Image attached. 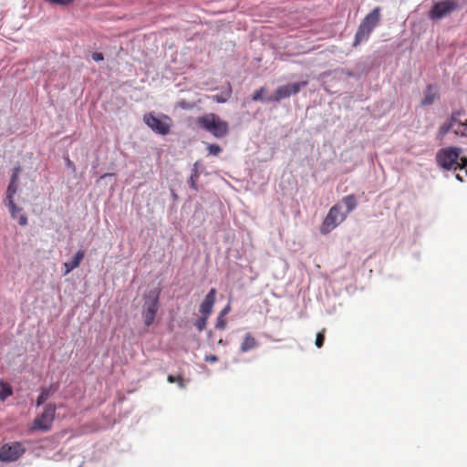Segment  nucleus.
Masks as SVG:
<instances>
[{"mask_svg": "<svg viewBox=\"0 0 467 467\" xmlns=\"http://www.w3.org/2000/svg\"><path fill=\"white\" fill-rule=\"evenodd\" d=\"M460 147H446L439 150L435 156L437 165L445 171H464L467 169V157L461 156Z\"/></svg>", "mask_w": 467, "mask_h": 467, "instance_id": "obj_1", "label": "nucleus"}, {"mask_svg": "<svg viewBox=\"0 0 467 467\" xmlns=\"http://www.w3.org/2000/svg\"><path fill=\"white\" fill-rule=\"evenodd\" d=\"M196 124L199 128L209 131L215 138H223L229 131L228 123L214 113H207L197 118Z\"/></svg>", "mask_w": 467, "mask_h": 467, "instance_id": "obj_2", "label": "nucleus"}, {"mask_svg": "<svg viewBox=\"0 0 467 467\" xmlns=\"http://www.w3.org/2000/svg\"><path fill=\"white\" fill-rule=\"evenodd\" d=\"M159 298L160 292L157 290H150L143 295L141 316L146 327H150L154 323L156 315L160 308Z\"/></svg>", "mask_w": 467, "mask_h": 467, "instance_id": "obj_3", "label": "nucleus"}, {"mask_svg": "<svg viewBox=\"0 0 467 467\" xmlns=\"http://www.w3.org/2000/svg\"><path fill=\"white\" fill-rule=\"evenodd\" d=\"M379 21L380 8L377 6L361 21L355 35L354 46H358L361 41L367 39Z\"/></svg>", "mask_w": 467, "mask_h": 467, "instance_id": "obj_4", "label": "nucleus"}, {"mask_svg": "<svg viewBox=\"0 0 467 467\" xmlns=\"http://www.w3.org/2000/svg\"><path fill=\"white\" fill-rule=\"evenodd\" d=\"M143 121L153 132L163 136L170 133L172 125L171 119L164 114L156 117L153 113H146Z\"/></svg>", "mask_w": 467, "mask_h": 467, "instance_id": "obj_5", "label": "nucleus"}, {"mask_svg": "<svg viewBox=\"0 0 467 467\" xmlns=\"http://www.w3.org/2000/svg\"><path fill=\"white\" fill-rule=\"evenodd\" d=\"M347 218V213L341 211L340 204L333 205L326 215L320 226V233L327 234Z\"/></svg>", "mask_w": 467, "mask_h": 467, "instance_id": "obj_6", "label": "nucleus"}, {"mask_svg": "<svg viewBox=\"0 0 467 467\" xmlns=\"http://www.w3.org/2000/svg\"><path fill=\"white\" fill-rule=\"evenodd\" d=\"M18 185L16 183H10L6 189L5 203L8 207L9 213L13 219H17L18 223L22 226L27 224V217L22 213V208L18 207L15 203L14 196L17 192Z\"/></svg>", "mask_w": 467, "mask_h": 467, "instance_id": "obj_7", "label": "nucleus"}, {"mask_svg": "<svg viewBox=\"0 0 467 467\" xmlns=\"http://www.w3.org/2000/svg\"><path fill=\"white\" fill-rule=\"evenodd\" d=\"M56 405L48 403L45 406L41 415L37 416L32 423L31 430L47 431L51 429L56 415Z\"/></svg>", "mask_w": 467, "mask_h": 467, "instance_id": "obj_8", "label": "nucleus"}, {"mask_svg": "<svg viewBox=\"0 0 467 467\" xmlns=\"http://www.w3.org/2000/svg\"><path fill=\"white\" fill-rule=\"evenodd\" d=\"M306 85L307 81H301L280 86L276 88L273 96L267 97L265 99L266 101L278 102L284 99L289 98L291 95L297 94L301 88H305Z\"/></svg>", "mask_w": 467, "mask_h": 467, "instance_id": "obj_9", "label": "nucleus"}, {"mask_svg": "<svg viewBox=\"0 0 467 467\" xmlns=\"http://www.w3.org/2000/svg\"><path fill=\"white\" fill-rule=\"evenodd\" d=\"M26 451L25 447L19 441L4 444L0 448V461L5 462H15Z\"/></svg>", "mask_w": 467, "mask_h": 467, "instance_id": "obj_10", "label": "nucleus"}, {"mask_svg": "<svg viewBox=\"0 0 467 467\" xmlns=\"http://www.w3.org/2000/svg\"><path fill=\"white\" fill-rule=\"evenodd\" d=\"M457 8V3L452 0L440 1L434 4L431 12L430 17L431 19H441L455 10Z\"/></svg>", "mask_w": 467, "mask_h": 467, "instance_id": "obj_11", "label": "nucleus"}, {"mask_svg": "<svg viewBox=\"0 0 467 467\" xmlns=\"http://www.w3.org/2000/svg\"><path fill=\"white\" fill-rule=\"evenodd\" d=\"M216 289L212 288L200 306V313L202 316H210L213 312V307L215 303Z\"/></svg>", "mask_w": 467, "mask_h": 467, "instance_id": "obj_12", "label": "nucleus"}, {"mask_svg": "<svg viewBox=\"0 0 467 467\" xmlns=\"http://www.w3.org/2000/svg\"><path fill=\"white\" fill-rule=\"evenodd\" d=\"M84 256H85V252L83 250H78L74 254V256L72 257V259L70 261L65 262L63 264V269H64L63 275H67L71 271L78 268L79 266L81 261L83 260Z\"/></svg>", "mask_w": 467, "mask_h": 467, "instance_id": "obj_13", "label": "nucleus"}, {"mask_svg": "<svg viewBox=\"0 0 467 467\" xmlns=\"http://www.w3.org/2000/svg\"><path fill=\"white\" fill-rule=\"evenodd\" d=\"M439 99L438 88L433 85H428L424 90L423 99L421 100V106H429L434 103Z\"/></svg>", "mask_w": 467, "mask_h": 467, "instance_id": "obj_14", "label": "nucleus"}, {"mask_svg": "<svg viewBox=\"0 0 467 467\" xmlns=\"http://www.w3.org/2000/svg\"><path fill=\"white\" fill-rule=\"evenodd\" d=\"M57 387L55 386V385H51V386L47 387V388H41V392H40L39 396L36 399V406L39 407L42 404H44L48 400V398L54 392L57 391Z\"/></svg>", "mask_w": 467, "mask_h": 467, "instance_id": "obj_15", "label": "nucleus"}, {"mask_svg": "<svg viewBox=\"0 0 467 467\" xmlns=\"http://www.w3.org/2000/svg\"><path fill=\"white\" fill-rule=\"evenodd\" d=\"M258 345L256 339L250 334V333H247L244 337V340L241 344V347H240V350L241 352H247L254 348H256Z\"/></svg>", "mask_w": 467, "mask_h": 467, "instance_id": "obj_16", "label": "nucleus"}, {"mask_svg": "<svg viewBox=\"0 0 467 467\" xmlns=\"http://www.w3.org/2000/svg\"><path fill=\"white\" fill-rule=\"evenodd\" d=\"M342 203H344L347 207V211L345 213H349L352 212L357 206V200L354 194H349L342 198Z\"/></svg>", "mask_w": 467, "mask_h": 467, "instance_id": "obj_17", "label": "nucleus"}, {"mask_svg": "<svg viewBox=\"0 0 467 467\" xmlns=\"http://www.w3.org/2000/svg\"><path fill=\"white\" fill-rule=\"evenodd\" d=\"M0 400L5 401L8 397L13 394L10 385L4 383L0 380Z\"/></svg>", "mask_w": 467, "mask_h": 467, "instance_id": "obj_18", "label": "nucleus"}, {"mask_svg": "<svg viewBox=\"0 0 467 467\" xmlns=\"http://www.w3.org/2000/svg\"><path fill=\"white\" fill-rule=\"evenodd\" d=\"M199 179V172H198V170H197V164L195 163L194 164V168L192 170V172L190 176V179H189V183H190V186L197 191L198 188H197V181Z\"/></svg>", "mask_w": 467, "mask_h": 467, "instance_id": "obj_19", "label": "nucleus"}, {"mask_svg": "<svg viewBox=\"0 0 467 467\" xmlns=\"http://www.w3.org/2000/svg\"><path fill=\"white\" fill-rule=\"evenodd\" d=\"M454 121H455V119L451 118L450 122L444 123L443 125H441L440 127V129H439V137L441 139H442L449 132V130L452 128Z\"/></svg>", "mask_w": 467, "mask_h": 467, "instance_id": "obj_20", "label": "nucleus"}, {"mask_svg": "<svg viewBox=\"0 0 467 467\" xmlns=\"http://www.w3.org/2000/svg\"><path fill=\"white\" fill-rule=\"evenodd\" d=\"M167 380L170 383H177L179 388H181V389L185 388L184 379H183L182 376H181V375H178V376L169 375L167 377Z\"/></svg>", "mask_w": 467, "mask_h": 467, "instance_id": "obj_21", "label": "nucleus"}, {"mask_svg": "<svg viewBox=\"0 0 467 467\" xmlns=\"http://www.w3.org/2000/svg\"><path fill=\"white\" fill-rule=\"evenodd\" d=\"M267 88L265 87L260 88L252 96L254 101H260L264 99V96L266 94Z\"/></svg>", "mask_w": 467, "mask_h": 467, "instance_id": "obj_22", "label": "nucleus"}, {"mask_svg": "<svg viewBox=\"0 0 467 467\" xmlns=\"http://www.w3.org/2000/svg\"><path fill=\"white\" fill-rule=\"evenodd\" d=\"M208 317H209L208 316H202L200 318H198L195 321L194 325L200 332L205 328Z\"/></svg>", "mask_w": 467, "mask_h": 467, "instance_id": "obj_23", "label": "nucleus"}, {"mask_svg": "<svg viewBox=\"0 0 467 467\" xmlns=\"http://www.w3.org/2000/svg\"><path fill=\"white\" fill-rule=\"evenodd\" d=\"M325 333H326V328H323L320 332H318L317 334L315 344H316L317 348H322L324 345Z\"/></svg>", "mask_w": 467, "mask_h": 467, "instance_id": "obj_24", "label": "nucleus"}, {"mask_svg": "<svg viewBox=\"0 0 467 467\" xmlns=\"http://www.w3.org/2000/svg\"><path fill=\"white\" fill-rule=\"evenodd\" d=\"M209 154L216 156L222 151V148L217 144H209L207 146Z\"/></svg>", "mask_w": 467, "mask_h": 467, "instance_id": "obj_25", "label": "nucleus"}, {"mask_svg": "<svg viewBox=\"0 0 467 467\" xmlns=\"http://www.w3.org/2000/svg\"><path fill=\"white\" fill-rule=\"evenodd\" d=\"M225 327H226L225 317L223 315H219L216 319L215 327L223 330L225 328Z\"/></svg>", "mask_w": 467, "mask_h": 467, "instance_id": "obj_26", "label": "nucleus"}, {"mask_svg": "<svg viewBox=\"0 0 467 467\" xmlns=\"http://www.w3.org/2000/svg\"><path fill=\"white\" fill-rule=\"evenodd\" d=\"M20 171H21V169L19 166L15 167L13 169L12 176L10 179V183L18 184V176H19Z\"/></svg>", "mask_w": 467, "mask_h": 467, "instance_id": "obj_27", "label": "nucleus"}, {"mask_svg": "<svg viewBox=\"0 0 467 467\" xmlns=\"http://www.w3.org/2000/svg\"><path fill=\"white\" fill-rule=\"evenodd\" d=\"M47 2L50 4H56L60 5H68L71 3H73L74 0H46Z\"/></svg>", "mask_w": 467, "mask_h": 467, "instance_id": "obj_28", "label": "nucleus"}, {"mask_svg": "<svg viewBox=\"0 0 467 467\" xmlns=\"http://www.w3.org/2000/svg\"><path fill=\"white\" fill-rule=\"evenodd\" d=\"M92 59L99 62L104 59V57L101 53L95 52L92 54Z\"/></svg>", "mask_w": 467, "mask_h": 467, "instance_id": "obj_29", "label": "nucleus"}, {"mask_svg": "<svg viewBox=\"0 0 467 467\" xmlns=\"http://www.w3.org/2000/svg\"><path fill=\"white\" fill-rule=\"evenodd\" d=\"M230 310H231V306H230V305H227L226 306H224L223 308L220 315H223V317H225L230 312Z\"/></svg>", "mask_w": 467, "mask_h": 467, "instance_id": "obj_30", "label": "nucleus"}, {"mask_svg": "<svg viewBox=\"0 0 467 467\" xmlns=\"http://www.w3.org/2000/svg\"><path fill=\"white\" fill-rule=\"evenodd\" d=\"M205 360L208 362H215L218 360V358L216 356L210 355L205 357Z\"/></svg>", "mask_w": 467, "mask_h": 467, "instance_id": "obj_31", "label": "nucleus"}, {"mask_svg": "<svg viewBox=\"0 0 467 467\" xmlns=\"http://www.w3.org/2000/svg\"><path fill=\"white\" fill-rule=\"evenodd\" d=\"M456 179H457L458 181H460V182H463V178H462V176L461 174H459V173H457V174H456Z\"/></svg>", "mask_w": 467, "mask_h": 467, "instance_id": "obj_32", "label": "nucleus"}, {"mask_svg": "<svg viewBox=\"0 0 467 467\" xmlns=\"http://www.w3.org/2000/svg\"><path fill=\"white\" fill-rule=\"evenodd\" d=\"M464 174L467 177V169H464Z\"/></svg>", "mask_w": 467, "mask_h": 467, "instance_id": "obj_33", "label": "nucleus"}]
</instances>
